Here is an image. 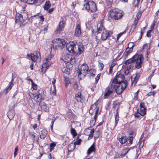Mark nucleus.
<instances>
[{
	"instance_id": "obj_1",
	"label": "nucleus",
	"mask_w": 159,
	"mask_h": 159,
	"mask_svg": "<svg viewBox=\"0 0 159 159\" xmlns=\"http://www.w3.org/2000/svg\"><path fill=\"white\" fill-rule=\"evenodd\" d=\"M76 45L73 43L68 44L66 45V48L67 50L70 53L74 54L75 56H78L83 52L84 49L83 45L80 43L76 45L78 52L76 50Z\"/></svg>"
},
{
	"instance_id": "obj_2",
	"label": "nucleus",
	"mask_w": 159,
	"mask_h": 159,
	"mask_svg": "<svg viewBox=\"0 0 159 159\" xmlns=\"http://www.w3.org/2000/svg\"><path fill=\"white\" fill-rule=\"evenodd\" d=\"M143 60V57L142 55L136 54L131 59L126 60L125 64L127 65L135 62V67L136 68L139 69L142 66Z\"/></svg>"
},
{
	"instance_id": "obj_3",
	"label": "nucleus",
	"mask_w": 159,
	"mask_h": 159,
	"mask_svg": "<svg viewBox=\"0 0 159 159\" xmlns=\"http://www.w3.org/2000/svg\"><path fill=\"white\" fill-rule=\"evenodd\" d=\"M99 103V100H98L95 103L92 104L91 106L89 112L91 115L95 114L94 118H91L90 123L94 125L98 117V114L99 110V107H98V105Z\"/></svg>"
},
{
	"instance_id": "obj_4",
	"label": "nucleus",
	"mask_w": 159,
	"mask_h": 159,
	"mask_svg": "<svg viewBox=\"0 0 159 159\" xmlns=\"http://www.w3.org/2000/svg\"><path fill=\"white\" fill-rule=\"evenodd\" d=\"M52 43L51 44V48L54 49H62L66 45V42L63 39L57 38L54 39L52 41Z\"/></svg>"
},
{
	"instance_id": "obj_5",
	"label": "nucleus",
	"mask_w": 159,
	"mask_h": 159,
	"mask_svg": "<svg viewBox=\"0 0 159 159\" xmlns=\"http://www.w3.org/2000/svg\"><path fill=\"white\" fill-rule=\"evenodd\" d=\"M27 13V12L24 11L20 14L19 13L16 14L15 22L20 26H24L25 25V23H24V22L28 18V15Z\"/></svg>"
},
{
	"instance_id": "obj_6",
	"label": "nucleus",
	"mask_w": 159,
	"mask_h": 159,
	"mask_svg": "<svg viewBox=\"0 0 159 159\" xmlns=\"http://www.w3.org/2000/svg\"><path fill=\"white\" fill-rule=\"evenodd\" d=\"M114 85L113 89L118 94H120L126 88L127 85V81L125 80L124 82L120 83H111Z\"/></svg>"
},
{
	"instance_id": "obj_7",
	"label": "nucleus",
	"mask_w": 159,
	"mask_h": 159,
	"mask_svg": "<svg viewBox=\"0 0 159 159\" xmlns=\"http://www.w3.org/2000/svg\"><path fill=\"white\" fill-rule=\"evenodd\" d=\"M52 57V55L50 54L44 59L41 68V71L42 72L45 73L47 70L51 65L52 63L51 61Z\"/></svg>"
},
{
	"instance_id": "obj_8",
	"label": "nucleus",
	"mask_w": 159,
	"mask_h": 159,
	"mask_svg": "<svg viewBox=\"0 0 159 159\" xmlns=\"http://www.w3.org/2000/svg\"><path fill=\"white\" fill-rule=\"evenodd\" d=\"M110 16L112 18L116 20L120 19L123 16L122 11L118 9L115 8L110 11Z\"/></svg>"
},
{
	"instance_id": "obj_9",
	"label": "nucleus",
	"mask_w": 159,
	"mask_h": 159,
	"mask_svg": "<svg viewBox=\"0 0 159 159\" xmlns=\"http://www.w3.org/2000/svg\"><path fill=\"white\" fill-rule=\"evenodd\" d=\"M85 8L89 12H94L97 11L96 5L93 1H89L84 5Z\"/></svg>"
},
{
	"instance_id": "obj_10",
	"label": "nucleus",
	"mask_w": 159,
	"mask_h": 159,
	"mask_svg": "<svg viewBox=\"0 0 159 159\" xmlns=\"http://www.w3.org/2000/svg\"><path fill=\"white\" fill-rule=\"evenodd\" d=\"M77 56L72 55L70 54H66L62 57L63 60L66 63L70 62L71 64L75 63L77 60Z\"/></svg>"
},
{
	"instance_id": "obj_11",
	"label": "nucleus",
	"mask_w": 159,
	"mask_h": 159,
	"mask_svg": "<svg viewBox=\"0 0 159 159\" xmlns=\"http://www.w3.org/2000/svg\"><path fill=\"white\" fill-rule=\"evenodd\" d=\"M89 67L85 63H84L81 65L78 71V76H79L81 74L84 76H85L88 73Z\"/></svg>"
},
{
	"instance_id": "obj_12",
	"label": "nucleus",
	"mask_w": 159,
	"mask_h": 159,
	"mask_svg": "<svg viewBox=\"0 0 159 159\" xmlns=\"http://www.w3.org/2000/svg\"><path fill=\"white\" fill-rule=\"evenodd\" d=\"M114 85L110 83V85L106 89L105 93L104 94V97L105 98H107L111 94H112L113 92L114 91L113 89Z\"/></svg>"
},
{
	"instance_id": "obj_13",
	"label": "nucleus",
	"mask_w": 159,
	"mask_h": 159,
	"mask_svg": "<svg viewBox=\"0 0 159 159\" xmlns=\"http://www.w3.org/2000/svg\"><path fill=\"white\" fill-rule=\"evenodd\" d=\"M27 56L30 58L33 61L35 62L40 57V54L39 51H36L34 52L33 53L27 54Z\"/></svg>"
},
{
	"instance_id": "obj_14",
	"label": "nucleus",
	"mask_w": 159,
	"mask_h": 159,
	"mask_svg": "<svg viewBox=\"0 0 159 159\" xmlns=\"http://www.w3.org/2000/svg\"><path fill=\"white\" fill-rule=\"evenodd\" d=\"M36 96L35 98H36V101L37 102H41V101L43 100L44 99V92L43 90H38L37 92L35 93Z\"/></svg>"
},
{
	"instance_id": "obj_15",
	"label": "nucleus",
	"mask_w": 159,
	"mask_h": 159,
	"mask_svg": "<svg viewBox=\"0 0 159 159\" xmlns=\"http://www.w3.org/2000/svg\"><path fill=\"white\" fill-rule=\"evenodd\" d=\"M125 77L122 74H119L116 76L114 78L111 83H120L122 82H124Z\"/></svg>"
},
{
	"instance_id": "obj_16",
	"label": "nucleus",
	"mask_w": 159,
	"mask_h": 159,
	"mask_svg": "<svg viewBox=\"0 0 159 159\" xmlns=\"http://www.w3.org/2000/svg\"><path fill=\"white\" fill-rule=\"evenodd\" d=\"M65 23L63 20L60 21L59 25L55 30L54 32L55 34H60L64 28Z\"/></svg>"
},
{
	"instance_id": "obj_17",
	"label": "nucleus",
	"mask_w": 159,
	"mask_h": 159,
	"mask_svg": "<svg viewBox=\"0 0 159 159\" xmlns=\"http://www.w3.org/2000/svg\"><path fill=\"white\" fill-rule=\"evenodd\" d=\"M29 134L30 138L32 139L33 142H37L38 144H39V138L38 135L34 132L30 131Z\"/></svg>"
},
{
	"instance_id": "obj_18",
	"label": "nucleus",
	"mask_w": 159,
	"mask_h": 159,
	"mask_svg": "<svg viewBox=\"0 0 159 159\" xmlns=\"http://www.w3.org/2000/svg\"><path fill=\"white\" fill-rule=\"evenodd\" d=\"M81 33L80 25L79 24L76 25L74 35L77 37H79Z\"/></svg>"
},
{
	"instance_id": "obj_19",
	"label": "nucleus",
	"mask_w": 159,
	"mask_h": 159,
	"mask_svg": "<svg viewBox=\"0 0 159 159\" xmlns=\"http://www.w3.org/2000/svg\"><path fill=\"white\" fill-rule=\"evenodd\" d=\"M12 78L11 80V82L9 83V86L7 87L6 88L5 90H4V93H5V94H6L11 89L13 86V82L15 78V77H14L13 73H12Z\"/></svg>"
},
{
	"instance_id": "obj_20",
	"label": "nucleus",
	"mask_w": 159,
	"mask_h": 159,
	"mask_svg": "<svg viewBox=\"0 0 159 159\" xmlns=\"http://www.w3.org/2000/svg\"><path fill=\"white\" fill-rule=\"evenodd\" d=\"M39 106L41 110L45 112H48L49 111V108L47 106L46 104L43 102H39Z\"/></svg>"
},
{
	"instance_id": "obj_21",
	"label": "nucleus",
	"mask_w": 159,
	"mask_h": 159,
	"mask_svg": "<svg viewBox=\"0 0 159 159\" xmlns=\"http://www.w3.org/2000/svg\"><path fill=\"white\" fill-rule=\"evenodd\" d=\"M100 34H101L102 40L103 41L105 40L108 37V34L107 30H103V32Z\"/></svg>"
},
{
	"instance_id": "obj_22",
	"label": "nucleus",
	"mask_w": 159,
	"mask_h": 159,
	"mask_svg": "<svg viewBox=\"0 0 159 159\" xmlns=\"http://www.w3.org/2000/svg\"><path fill=\"white\" fill-rule=\"evenodd\" d=\"M135 147H131L129 148H126L123 149L121 151V158H122L124 157L129 152V151L130 150V149H133Z\"/></svg>"
},
{
	"instance_id": "obj_23",
	"label": "nucleus",
	"mask_w": 159,
	"mask_h": 159,
	"mask_svg": "<svg viewBox=\"0 0 159 159\" xmlns=\"http://www.w3.org/2000/svg\"><path fill=\"white\" fill-rule=\"evenodd\" d=\"M90 131V133L89 134V139H91L93 137V134L94 133V129H92L90 130L89 129H86L84 131V133L85 134H87V132H89V131Z\"/></svg>"
},
{
	"instance_id": "obj_24",
	"label": "nucleus",
	"mask_w": 159,
	"mask_h": 159,
	"mask_svg": "<svg viewBox=\"0 0 159 159\" xmlns=\"http://www.w3.org/2000/svg\"><path fill=\"white\" fill-rule=\"evenodd\" d=\"M106 30L103 27L102 24V23H100L98 25L97 31L98 34L101 33L103 32V30Z\"/></svg>"
},
{
	"instance_id": "obj_25",
	"label": "nucleus",
	"mask_w": 159,
	"mask_h": 159,
	"mask_svg": "<svg viewBox=\"0 0 159 159\" xmlns=\"http://www.w3.org/2000/svg\"><path fill=\"white\" fill-rule=\"evenodd\" d=\"M42 1L41 0H28V3L30 4H35L38 5L41 4Z\"/></svg>"
},
{
	"instance_id": "obj_26",
	"label": "nucleus",
	"mask_w": 159,
	"mask_h": 159,
	"mask_svg": "<svg viewBox=\"0 0 159 159\" xmlns=\"http://www.w3.org/2000/svg\"><path fill=\"white\" fill-rule=\"evenodd\" d=\"M75 144L74 143H71L70 144L68 147V150L69 152L73 151L75 148Z\"/></svg>"
},
{
	"instance_id": "obj_27",
	"label": "nucleus",
	"mask_w": 159,
	"mask_h": 159,
	"mask_svg": "<svg viewBox=\"0 0 159 159\" xmlns=\"http://www.w3.org/2000/svg\"><path fill=\"white\" fill-rule=\"evenodd\" d=\"M47 134V131L44 129L42 130L41 131V134L40 135V137L42 139H44L46 137Z\"/></svg>"
},
{
	"instance_id": "obj_28",
	"label": "nucleus",
	"mask_w": 159,
	"mask_h": 159,
	"mask_svg": "<svg viewBox=\"0 0 159 159\" xmlns=\"http://www.w3.org/2000/svg\"><path fill=\"white\" fill-rule=\"evenodd\" d=\"M95 145L94 144H93L88 149L87 151V154H90L92 152L95 151Z\"/></svg>"
},
{
	"instance_id": "obj_29",
	"label": "nucleus",
	"mask_w": 159,
	"mask_h": 159,
	"mask_svg": "<svg viewBox=\"0 0 159 159\" xmlns=\"http://www.w3.org/2000/svg\"><path fill=\"white\" fill-rule=\"evenodd\" d=\"M51 6V3L50 1H48L45 2L43 7L44 9L46 11L48 10Z\"/></svg>"
},
{
	"instance_id": "obj_30",
	"label": "nucleus",
	"mask_w": 159,
	"mask_h": 159,
	"mask_svg": "<svg viewBox=\"0 0 159 159\" xmlns=\"http://www.w3.org/2000/svg\"><path fill=\"white\" fill-rule=\"evenodd\" d=\"M140 77V74L139 73H137L135 76H134V80H132V84H136L138 80Z\"/></svg>"
},
{
	"instance_id": "obj_31",
	"label": "nucleus",
	"mask_w": 159,
	"mask_h": 159,
	"mask_svg": "<svg viewBox=\"0 0 159 159\" xmlns=\"http://www.w3.org/2000/svg\"><path fill=\"white\" fill-rule=\"evenodd\" d=\"M119 141L122 144H123L125 143L127 141V139L125 136H122L119 138Z\"/></svg>"
},
{
	"instance_id": "obj_32",
	"label": "nucleus",
	"mask_w": 159,
	"mask_h": 159,
	"mask_svg": "<svg viewBox=\"0 0 159 159\" xmlns=\"http://www.w3.org/2000/svg\"><path fill=\"white\" fill-rule=\"evenodd\" d=\"M81 93L80 92H79L75 94V99L78 102H81Z\"/></svg>"
},
{
	"instance_id": "obj_33",
	"label": "nucleus",
	"mask_w": 159,
	"mask_h": 159,
	"mask_svg": "<svg viewBox=\"0 0 159 159\" xmlns=\"http://www.w3.org/2000/svg\"><path fill=\"white\" fill-rule=\"evenodd\" d=\"M137 111L141 113V116H143L146 113V108H140L139 110H138Z\"/></svg>"
},
{
	"instance_id": "obj_34",
	"label": "nucleus",
	"mask_w": 159,
	"mask_h": 159,
	"mask_svg": "<svg viewBox=\"0 0 159 159\" xmlns=\"http://www.w3.org/2000/svg\"><path fill=\"white\" fill-rule=\"evenodd\" d=\"M8 117L10 120L11 119H12L14 118L15 116V113H14L13 111H10L9 112H8Z\"/></svg>"
},
{
	"instance_id": "obj_35",
	"label": "nucleus",
	"mask_w": 159,
	"mask_h": 159,
	"mask_svg": "<svg viewBox=\"0 0 159 159\" xmlns=\"http://www.w3.org/2000/svg\"><path fill=\"white\" fill-rule=\"evenodd\" d=\"M70 132L71 134L74 137L76 136L77 135V134L75 130V129L73 128L72 126H71Z\"/></svg>"
},
{
	"instance_id": "obj_36",
	"label": "nucleus",
	"mask_w": 159,
	"mask_h": 159,
	"mask_svg": "<svg viewBox=\"0 0 159 159\" xmlns=\"http://www.w3.org/2000/svg\"><path fill=\"white\" fill-rule=\"evenodd\" d=\"M134 137V136H129L128 138H127V140L129 141V143L130 144V145L132 143Z\"/></svg>"
},
{
	"instance_id": "obj_37",
	"label": "nucleus",
	"mask_w": 159,
	"mask_h": 159,
	"mask_svg": "<svg viewBox=\"0 0 159 159\" xmlns=\"http://www.w3.org/2000/svg\"><path fill=\"white\" fill-rule=\"evenodd\" d=\"M56 144L54 142L51 143L50 144V151L51 152L53 150L54 148L56 146Z\"/></svg>"
},
{
	"instance_id": "obj_38",
	"label": "nucleus",
	"mask_w": 159,
	"mask_h": 159,
	"mask_svg": "<svg viewBox=\"0 0 159 159\" xmlns=\"http://www.w3.org/2000/svg\"><path fill=\"white\" fill-rule=\"evenodd\" d=\"M15 107V102L14 101H12L11 102L9 108L11 110L13 109Z\"/></svg>"
},
{
	"instance_id": "obj_39",
	"label": "nucleus",
	"mask_w": 159,
	"mask_h": 159,
	"mask_svg": "<svg viewBox=\"0 0 159 159\" xmlns=\"http://www.w3.org/2000/svg\"><path fill=\"white\" fill-rule=\"evenodd\" d=\"M135 46V45L133 44L132 47H131L129 49L128 48H127L126 49L125 52L127 54H129L133 50V48Z\"/></svg>"
},
{
	"instance_id": "obj_40",
	"label": "nucleus",
	"mask_w": 159,
	"mask_h": 159,
	"mask_svg": "<svg viewBox=\"0 0 159 159\" xmlns=\"http://www.w3.org/2000/svg\"><path fill=\"white\" fill-rule=\"evenodd\" d=\"M128 30V28L127 27L125 31L119 33L118 35V36L117 37V39H118V38H119L122 34H125L126 32Z\"/></svg>"
},
{
	"instance_id": "obj_41",
	"label": "nucleus",
	"mask_w": 159,
	"mask_h": 159,
	"mask_svg": "<svg viewBox=\"0 0 159 159\" xmlns=\"http://www.w3.org/2000/svg\"><path fill=\"white\" fill-rule=\"evenodd\" d=\"M120 104V103L118 100L115 101L113 102V108H114L116 107L117 106H119Z\"/></svg>"
},
{
	"instance_id": "obj_42",
	"label": "nucleus",
	"mask_w": 159,
	"mask_h": 159,
	"mask_svg": "<svg viewBox=\"0 0 159 159\" xmlns=\"http://www.w3.org/2000/svg\"><path fill=\"white\" fill-rule=\"evenodd\" d=\"M18 146H16L15 148V151L14 152V157H15L16 156L18 153Z\"/></svg>"
},
{
	"instance_id": "obj_43",
	"label": "nucleus",
	"mask_w": 159,
	"mask_h": 159,
	"mask_svg": "<svg viewBox=\"0 0 159 159\" xmlns=\"http://www.w3.org/2000/svg\"><path fill=\"white\" fill-rule=\"evenodd\" d=\"M139 92V90H138L134 93V99L135 100H136L138 99V95Z\"/></svg>"
},
{
	"instance_id": "obj_44",
	"label": "nucleus",
	"mask_w": 159,
	"mask_h": 159,
	"mask_svg": "<svg viewBox=\"0 0 159 159\" xmlns=\"http://www.w3.org/2000/svg\"><path fill=\"white\" fill-rule=\"evenodd\" d=\"M100 131L99 130L96 131L94 134L95 135L94 137L95 138H98L100 135Z\"/></svg>"
},
{
	"instance_id": "obj_45",
	"label": "nucleus",
	"mask_w": 159,
	"mask_h": 159,
	"mask_svg": "<svg viewBox=\"0 0 159 159\" xmlns=\"http://www.w3.org/2000/svg\"><path fill=\"white\" fill-rule=\"evenodd\" d=\"M31 84L32 88L33 89L36 90L37 89V85L34 83H32Z\"/></svg>"
},
{
	"instance_id": "obj_46",
	"label": "nucleus",
	"mask_w": 159,
	"mask_h": 159,
	"mask_svg": "<svg viewBox=\"0 0 159 159\" xmlns=\"http://www.w3.org/2000/svg\"><path fill=\"white\" fill-rule=\"evenodd\" d=\"M69 69H67L66 68H63L62 70L63 73L67 74H68L69 73Z\"/></svg>"
},
{
	"instance_id": "obj_47",
	"label": "nucleus",
	"mask_w": 159,
	"mask_h": 159,
	"mask_svg": "<svg viewBox=\"0 0 159 159\" xmlns=\"http://www.w3.org/2000/svg\"><path fill=\"white\" fill-rule=\"evenodd\" d=\"M91 17L92 19H94L97 18L98 15L97 13H94L91 15Z\"/></svg>"
},
{
	"instance_id": "obj_48",
	"label": "nucleus",
	"mask_w": 159,
	"mask_h": 159,
	"mask_svg": "<svg viewBox=\"0 0 159 159\" xmlns=\"http://www.w3.org/2000/svg\"><path fill=\"white\" fill-rule=\"evenodd\" d=\"M123 52V51H121L120 53L118 54L117 57H116V58H115L116 60H119L121 58H119L120 57V55L122 54V53Z\"/></svg>"
},
{
	"instance_id": "obj_49",
	"label": "nucleus",
	"mask_w": 159,
	"mask_h": 159,
	"mask_svg": "<svg viewBox=\"0 0 159 159\" xmlns=\"http://www.w3.org/2000/svg\"><path fill=\"white\" fill-rule=\"evenodd\" d=\"M115 125L114 126V128L117 126L119 120V117H115Z\"/></svg>"
},
{
	"instance_id": "obj_50",
	"label": "nucleus",
	"mask_w": 159,
	"mask_h": 159,
	"mask_svg": "<svg viewBox=\"0 0 159 159\" xmlns=\"http://www.w3.org/2000/svg\"><path fill=\"white\" fill-rule=\"evenodd\" d=\"M100 74H98V75L95 78V83L97 84L98 82L100 76Z\"/></svg>"
},
{
	"instance_id": "obj_51",
	"label": "nucleus",
	"mask_w": 159,
	"mask_h": 159,
	"mask_svg": "<svg viewBox=\"0 0 159 159\" xmlns=\"http://www.w3.org/2000/svg\"><path fill=\"white\" fill-rule=\"evenodd\" d=\"M81 141V139H79L77 140L74 143L75 144V145L76 144L78 145H79L80 144Z\"/></svg>"
},
{
	"instance_id": "obj_52",
	"label": "nucleus",
	"mask_w": 159,
	"mask_h": 159,
	"mask_svg": "<svg viewBox=\"0 0 159 159\" xmlns=\"http://www.w3.org/2000/svg\"><path fill=\"white\" fill-rule=\"evenodd\" d=\"M141 115V113H140L139 111H137V112L135 113L134 114V116L136 117H139Z\"/></svg>"
},
{
	"instance_id": "obj_53",
	"label": "nucleus",
	"mask_w": 159,
	"mask_h": 159,
	"mask_svg": "<svg viewBox=\"0 0 159 159\" xmlns=\"http://www.w3.org/2000/svg\"><path fill=\"white\" fill-rule=\"evenodd\" d=\"M147 95L149 96L153 95V96H154L155 95V92L154 91L149 92L148 93Z\"/></svg>"
},
{
	"instance_id": "obj_54",
	"label": "nucleus",
	"mask_w": 159,
	"mask_h": 159,
	"mask_svg": "<svg viewBox=\"0 0 159 159\" xmlns=\"http://www.w3.org/2000/svg\"><path fill=\"white\" fill-rule=\"evenodd\" d=\"M99 66L101 67V68L100 69V70H102L104 66V64L102 63L99 62Z\"/></svg>"
},
{
	"instance_id": "obj_55",
	"label": "nucleus",
	"mask_w": 159,
	"mask_h": 159,
	"mask_svg": "<svg viewBox=\"0 0 159 159\" xmlns=\"http://www.w3.org/2000/svg\"><path fill=\"white\" fill-rule=\"evenodd\" d=\"M152 31V30H148L146 34V36L148 37H150L151 36V34H150V33H151V31Z\"/></svg>"
},
{
	"instance_id": "obj_56",
	"label": "nucleus",
	"mask_w": 159,
	"mask_h": 159,
	"mask_svg": "<svg viewBox=\"0 0 159 159\" xmlns=\"http://www.w3.org/2000/svg\"><path fill=\"white\" fill-rule=\"evenodd\" d=\"M129 65L127 66V68L128 70V73L129 72V70L131 69L132 67H133V66L131 64H129Z\"/></svg>"
},
{
	"instance_id": "obj_57",
	"label": "nucleus",
	"mask_w": 159,
	"mask_h": 159,
	"mask_svg": "<svg viewBox=\"0 0 159 159\" xmlns=\"http://www.w3.org/2000/svg\"><path fill=\"white\" fill-rule=\"evenodd\" d=\"M107 3L109 5L111 4L113 2V0H105Z\"/></svg>"
},
{
	"instance_id": "obj_58",
	"label": "nucleus",
	"mask_w": 159,
	"mask_h": 159,
	"mask_svg": "<svg viewBox=\"0 0 159 159\" xmlns=\"http://www.w3.org/2000/svg\"><path fill=\"white\" fill-rule=\"evenodd\" d=\"M38 18L41 20L42 21H43L44 20V18L43 15L38 16Z\"/></svg>"
},
{
	"instance_id": "obj_59",
	"label": "nucleus",
	"mask_w": 159,
	"mask_h": 159,
	"mask_svg": "<svg viewBox=\"0 0 159 159\" xmlns=\"http://www.w3.org/2000/svg\"><path fill=\"white\" fill-rule=\"evenodd\" d=\"M74 89L76 90L78 89V85L76 83H75L73 86Z\"/></svg>"
},
{
	"instance_id": "obj_60",
	"label": "nucleus",
	"mask_w": 159,
	"mask_h": 159,
	"mask_svg": "<svg viewBox=\"0 0 159 159\" xmlns=\"http://www.w3.org/2000/svg\"><path fill=\"white\" fill-rule=\"evenodd\" d=\"M52 93L53 95H56V86L54 87V90L52 91Z\"/></svg>"
},
{
	"instance_id": "obj_61",
	"label": "nucleus",
	"mask_w": 159,
	"mask_h": 159,
	"mask_svg": "<svg viewBox=\"0 0 159 159\" xmlns=\"http://www.w3.org/2000/svg\"><path fill=\"white\" fill-rule=\"evenodd\" d=\"M140 108H145L144 104L143 102H141L140 103Z\"/></svg>"
},
{
	"instance_id": "obj_62",
	"label": "nucleus",
	"mask_w": 159,
	"mask_h": 159,
	"mask_svg": "<svg viewBox=\"0 0 159 159\" xmlns=\"http://www.w3.org/2000/svg\"><path fill=\"white\" fill-rule=\"evenodd\" d=\"M121 154H120L118 152L116 153L115 155V157L116 158H119L121 157Z\"/></svg>"
},
{
	"instance_id": "obj_63",
	"label": "nucleus",
	"mask_w": 159,
	"mask_h": 159,
	"mask_svg": "<svg viewBox=\"0 0 159 159\" xmlns=\"http://www.w3.org/2000/svg\"><path fill=\"white\" fill-rule=\"evenodd\" d=\"M145 27H143L141 30V34L142 35H143V33L145 31Z\"/></svg>"
},
{
	"instance_id": "obj_64",
	"label": "nucleus",
	"mask_w": 159,
	"mask_h": 159,
	"mask_svg": "<svg viewBox=\"0 0 159 159\" xmlns=\"http://www.w3.org/2000/svg\"><path fill=\"white\" fill-rule=\"evenodd\" d=\"M107 32L108 34V37L109 36H111V35L112 34L113 32L111 31H109L107 30Z\"/></svg>"
}]
</instances>
